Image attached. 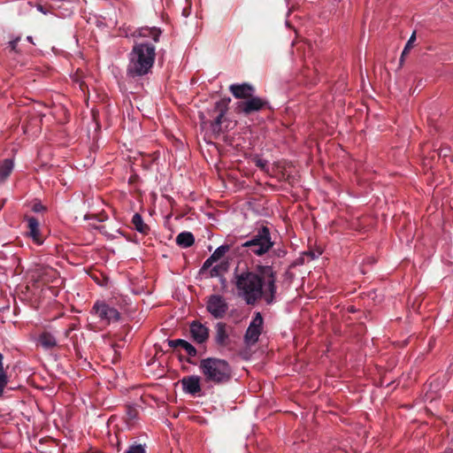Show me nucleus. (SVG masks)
Listing matches in <instances>:
<instances>
[{
	"label": "nucleus",
	"mask_w": 453,
	"mask_h": 453,
	"mask_svg": "<svg viewBox=\"0 0 453 453\" xmlns=\"http://www.w3.org/2000/svg\"><path fill=\"white\" fill-rule=\"evenodd\" d=\"M168 345L172 348L180 347L182 348L189 357H195L196 355V348L188 342L182 339L169 340Z\"/></svg>",
	"instance_id": "obj_16"
},
{
	"label": "nucleus",
	"mask_w": 453,
	"mask_h": 453,
	"mask_svg": "<svg viewBox=\"0 0 453 453\" xmlns=\"http://www.w3.org/2000/svg\"><path fill=\"white\" fill-rule=\"evenodd\" d=\"M41 346L46 349L54 348L57 345L56 337L48 332L42 333L38 339Z\"/></svg>",
	"instance_id": "obj_18"
},
{
	"label": "nucleus",
	"mask_w": 453,
	"mask_h": 453,
	"mask_svg": "<svg viewBox=\"0 0 453 453\" xmlns=\"http://www.w3.org/2000/svg\"><path fill=\"white\" fill-rule=\"evenodd\" d=\"M43 209L42 205L40 204V203H35L34 206H33V210L36 212L38 211H41Z\"/></svg>",
	"instance_id": "obj_30"
},
{
	"label": "nucleus",
	"mask_w": 453,
	"mask_h": 453,
	"mask_svg": "<svg viewBox=\"0 0 453 453\" xmlns=\"http://www.w3.org/2000/svg\"><path fill=\"white\" fill-rule=\"evenodd\" d=\"M219 107H221V103L220 102H217L216 104H215V111L218 110Z\"/></svg>",
	"instance_id": "obj_34"
},
{
	"label": "nucleus",
	"mask_w": 453,
	"mask_h": 453,
	"mask_svg": "<svg viewBox=\"0 0 453 453\" xmlns=\"http://www.w3.org/2000/svg\"><path fill=\"white\" fill-rule=\"evenodd\" d=\"M229 250L228 245H221L218 247L215 251L211 255V260L218 261Z\"/></svg>",
	"instance_id": "obj_21"
},
{
	"label": "nucleus",
	"mask_w": 453,
	"mask_h": 453,
	"mask_svg": "<svg viewBox=\"0 0 453 453\" xmlns=\"http://www.w3.org/2000/svg\"><path fill=\"white\" fill-rule=\"evenodd\" d=\"M215 342L218 345L225 347L229 342V335L226 331V325L223 322H218L215 325Z\"/></svg>",
	"instance_id": "obj_14"
},
{
	"label": "nucleus",
	"mask_w": 453,
	"mask_h": 453,
	"mask_svg": "<svg viewBox=\"0 0 453 453\" xmlns=\"http://www.w3.org/2000/svg\"><path fill=\"white\" fill-rule=\"evenodd\" d=\"M229 90L235 98L247 99L253 96L255 88L249 83L232 84Z\"/></svg>",
	"instance_id": "obj_12"
},
{
	"label": "nucleus",
	"mask_w": 453,
	"mask_h": 453,
	"mask_svg": "<svg viewBox=\"0 0 453 453\" xmlns=\"http://www.w3.org/2000/svg\"><path fill=\"white\" fill-rule=\"evenodd\" d=\"M216 262L215 260H211V257L205 260L203 263V268L207 269L212 265V264Z\"/></svg>",
	"instance_id": "obj_29"
},
{
	"label": "nucleus",
	"mask_w": 453,
	"mask_h": 453,
	"mask_svg": "<svg viewBox=\"0 0 453 453\" xmlns=\"http://www.w3.org/2000/svg\"><path fill=\"white\" fill-rule=\"evenodd\" d=\"M199 371L205 382L220 385L228 382L232 377V369L228 362L218 357H206L199 362Z\"/></svg>",
	"instance_id": "obj_3"
},
{
	"label": "nucleus",
	"mask_w": 453,
	"mask_h": 453,
	"mask_svg": "<svg viewBox=\"0 0 453 453\" xmlns=\"http://www.w3.org/2000/svg\"><path fill=\"white\" fill-rule=\"evenodd\" d=\"M182 390L188 395L193 396L200 395L201 388V378L198 375L185 376L180 380Z\"/></svg>",
	"instance_id": "obj_10"
},
{
	"label": "nucleus",
	"mask_w": 453,
	"mask_h": 453,
	"mask_svg": "<svg viewBox=\"0 0 453 453\" xmlns=\"http://www.w3.org/2000/svg\"><path fill=\"white\" fill-rule=\"evenodd\" d=\"M8 383V377L4 370L0 371V397L3 396L4 389Z\"/></svg>",
	"instance_id": "obj_24"
},
{
	"label": "nucleus",
	"mask_w": 453,
	"mask_h": 453,
	"mask_svg": "<svg viewBox=\"0 0 453 453\" xmlns=\"http://www.w3.org/2000/svg\"><path fill=\"white\" fill-rule=\"evenodd\" d=\"M133 35L140 39H151L154 42H157L161 35V30L156 27H143L136 29Z\"/></svg>",
	"instance_id": "obj_13"
},
{
	"label": "nucleus",
	"mask_w": 453,
	"mask_h": 453,
	"mask_svg": "<svg viewBox=\"0 0 453 453\" xmlns=\"http://www.w3.org/2000/svg\"><path fill=\"white\" fill-rule=\"evenodd\" d=\"M273 245L269 228L262 226L250 240L242 244V247L248 248L255 255L261 256L268 252Z\"/></svg>",
	"instance_id": "obj_4"
},
{
	"label": "nucleus",
	"mask_w": 453,
	"mask_h": 453,
	"mask_svg": "<svg viewBox=\"0 0 453 453\" xmlns=\"http://www.w3.org/2000/svg\"><path fill=\"white\" fill-rule=\"evenodd\" d=\"M199 118H200V119H201V123H202V125L205 124L206 119H205V116H204V114H203V112H200V114H199Z\"/></svg>",
	"instance_id": "obj_31"
},
{
	"label": "nucleus",
	"mask_w": 453,
	"mask_h": 453,
	"mask_svg": "<svg viewBox=\"0 0 453 453\" xmlns=\"http://www.w3.org/2000/svg\"><path fill=\"white\" fill-rule=\"evenodd\" d=\"M257 166H260V167H264V166H265V164H264L261 160H257Z\"/></svg>",
	"instance_id": "obj_33"
},
{
	"label": "nucleus",
	"mask_w": 453,
	"mask_h": 453,
	"mask_svg": "<svg viewBox=\"0 0 453 453\" xmlns=\"http://www.w3.org/2000/svg\"><path fill=\"white\" fill-rule=\"evenodd\" d=\"M416 40V33L413 32L411 37L409 38L401 56V60H403V57L408 54L409 50L411 49L413 42Z\"/></svg>",
	"instance_id": "obj_23"
},
{
	"label": "nucleus",
	"mask_w": 453,
	"mask_h": 453,
	"mask_svg": "<svg viewBox=\"0 0 453 453\" xmlns=\"http://www.w3.org/2000/svg\"><path fill=\"white\" fill-rule=\"evenodd\" d=\"M156 48L148 41L135 42L129 53V63L127 73L136 78L148 74L155 62Z\"/></svg>",
	"instance_id": "obj_2"
},
{
	"label": "nucleus",
	"mask_w": 453,
	"mask_h": 453,
	"mask_svg": "<svg viewBox=\"0 0 453 453\" xmlns=\"http://www.w3.org/2000/svg\"><path fill=\"white\" fill-rule=\"evenodd\" d=\"M27 40L29 42H31V43H33V42H33V37H32L31 35H28V36L27 37Z\"/></svg>",
	"instance_id": "obj_35"
},
{
	"label": "nucleus",
	"mask_w": 453,
	"mask_h": 453,
	"mask_svg": "<svg viewBox=\"0 0 453 453\" xmlns=\"http://www.w3.org/2000/svg\"><path fill=\"white\" fill-rule=\"evenodd\" d=\"M194 242V235L190 232H182L176 237V243L182 248L190 247Z\"/></svg>",
	"instance_id": "obj_19"
},
{
	"label": "nucleus",
	"mask_w": 453,
	"mask_h": 453,
	"mask_svg": "<svg viewBox=\"0 0 453 453\" xmlns=\"http://www.w3.org/2000/svg\"><path fill=\"white\" fill-rule=\"evenodd\" d=\"M100 230L101 232L106 235L109 239H114L117 237V234H121L120 231L119 230H116L115 233L116 234H111L109 232L106 231V226H102L100 227Z\"/></svg>",
	"instance_id": "obj_27"
},
{
	"label": "nucleus",
	"mask_w": 453,
	"mask_h": 453,
	"mask_svg": "<svg viewBox=\"0 0 453 453\" xmlns=\"http://www.w3.org/2000/svg\"><path fill=\"white\" fill-rule=\"evenodd\" d=\"M91 314L96 316L99 321L105 325L119 322L121 318L119 311L116 308L99 300L94 303Z\"/></svg>",
	"instance_id": "obj_5"
},
{
	"label": "nucleus",
	"mask_w": 453,
	"mask_h": 453,
	"mask_svg": "<svg viewBox=\"0 0 453 453\" xmlns=\"http://www.w3.org/2000/svg\"><path fill=\"white\" fill-rule=\"evenodd\" d=\"M266 102L260 97L253 96L247 98L246 100L238 102L236 104V110L238 112L244 113L246 115L250 114L254 111H258L264 108Z\"/></svg>",
	"instance_id": "obj_8"
},
{
	"label": "nucleus",
	"mask_w": 453,
	"mask_h": 453,
	"mask_svg": "<svg viewBox=\"0 0 453 453\" xmlns=\"http://www.w3.org/2000/svg\"><path fill=\"white\" fill-rule=\"evenodd\" d=\"M55 275L56 272L50 266L36 265L30 270V278L35 282L49 283Z\"/></svg>",
	"instance_id": "obj_9"
},
{
	"label": "nucleus",
	"mask_w": 453,
	"mask_h": 453,
	"mask_svg": "<svg viewBox=\"0 0 453 453\" xmlns=\"http://www.w3.org/2000/svg\"><path fill=\"white\" fill-rule=\"evenodd\" d=\"M127 415H128V417H129V418H130V419H134V418H136V416H137V411H136V410H134V409L128 408V410H127Z\"/></svg>",
	"instance_id": "obj_28"
},
{
	"label": "nucleus",
	"mask_w": 453,
	"mask_h": 453,
	"mask_svg": "<svg viewBox=\"0 0 453 453\" xmlns=\"http://www.w3.org/2000/svg\"><path fill=\"white\" fill-rule=\"evenodd\" d=\"M206 309L215 319H222L228 310L226 298L220 295H211L208 297Z\"/></svg>",
	"instance_id": "obj_7"
},
{
	"label": "nucleus",
	"mask_w": 453,
	"mask_h": 453,
	"mask_svg": "<svg viewBox=\"0 0 453 453\" xmlns=\"http://www.w3.org/2000/svg\"><path fill=\"white\" fill-rule=\"evenodd\" d=\"M3 359H4V357H3V355L0 353V371L4 370V365H3Z\"/></svg>",
	"instance_id": "obj_32"
},
{
	"label": "nucleus",
	"mask_w": 453,
	"mask_h": 453,
	"mask_svg": "<svg viewBox=\"0 0 453 453\" xmlns=\"http://www.w3.org/2000/svg\"><path fill=\"white\" fill-rule=\"evenodd\" d=\"M225 112H226V110L223 108H220L218 116L215 118L214 121L211 123V127L214 132H219L220 130L222 118L225 115Z\"/></svg>",
	"instance_id": "obj_22"
},
{
	"label": "nucleus",
	"mask_w": 453,
	"mask_h": 453,
	"mask_svg": "<svg viewBox=\"0 0 453 453\" xmlns=\"http://www.w3.org/2000/svg\"><path fill=\"white\" fill-rule=\"evenodd\" d=\"M13 161L6 158L0 162V184L4 183L13 170Z\"/></svg>",
	"instance_id": "obj_17"
},
{
	"label": "nucleus",
	"mask_w": 453,
	"mask_h": 453,
	"mask_svg": "<svg viewBox=\"0 0 453 453\" xmlns=\"http://www.w3.org/2000/svg\"><path fill=\"white\" fill-rule=\"evenodd\" d=\"M126 453H145V449L141 444L131 445Z\"/></svg>",
	"instance_id": "obj_26"
},
{
	"label": "nucleus",
	"mask_w": 453,
	"mask_h": 453,
	"mask_svg": "<svg viewBox=\"0 0 453 453\" xmlns=\"http://www.w3.org/2000/svg\"><path fill=\"white\" fill-rule=\"evenodd\" d=\"M39 10H40V12H42V6H40V7H39Z\"/></svg>",
	"instance_id": "obj_36"
},
{
	"label": "nucleus",
	"mask_w": 453,
	"mask_h": 453,
	"mask_svg": "<svg viewBox=\"0 0 453 453\" xmlns=\"http://www.w3.org/2000/svg\"><path fill=\"white\" fill-rule=\"evenodd\" d=\"M132 223L134 226V229L143 234H147L149 233L150 227L147 224L143 222L142 216L139 213H135L133 216Z\"/></svg>",
	"instance_id": "obj_20"
},
{
	"label": "nucleus",
	"mask_w": 453,
	"mask_h": 453,
	"mask_svg": "<svg viewBox=\"0 0 453 453\" xmlns=\"http://www.w3.org/2000/svg\"><path fill=\"white\" fill-rule=\"evenodd\" d=\"M27 227L28 234L33 239V241L37 244H42L43 241L41 236L38 220L34 217L28 218Z\"/></svg>",
	"instance_id": "obj_15"
},
{
	"label": "nucleus",
	"mask_w": 453,
	"mask_h": 453,
	"mask_svg": "<svg viewBox=\"0 0 453 453\" xmlns=\"http://www.w3.org/2000/svg\"><path fill=\"white\" fill-rule=\"evenodd\" d=\"M275 283V272L269 265H259L255 272L244 271L234 276L237 295L247 304H254L262 298L272 303L277 290Z\"/></svg>",
	"instance_id": "obj_1"
},
{
	"label": "nucleus",
	"mask_w": 453,
	"mask_h": 453,
	"mask_svg": "<svg viewBox=\"0 0 453 453\" xmlns=\"http://www.w3.org/2000/svg\"><path fill=\"white\" fill-rule=\"evenodd\" d=\"M190 334L193 340L197 343H203L209 338V329L198 321L190 324Z\"/></svg>",
	"instance_id": "obj_11"
},
{
	"label": "nucleus",
	"mask_w": 453,
	"mask_h": 453,
	"mask_svg": "<svg viewBox=\"0 0 453 453\" xmlns=\"http://www.w3.org/2000/svg\"><path fill=\"white\" fill-rule=\"evenodd\" d=\"M263 325L264 319L261 313L256 312L244 334L243 340L247 346H253L258 342Z\"/></svg>",
	"instance_id": "obj_6"
},
{
	"label": "nucleus",
	"mask_w": 453,
	"mask_h": 453,
	"mask_svg": "<svg viewBox=\"0 0 453 453\" xmlns=\"http://www.w3.org/2000/svg\"><path fill=\"white\" fill-rule=\"evenodd\" d=\"M20 39V36H11V39L8 42V47L10 48L11 51L19 52L17 46Z\"/></svg>",
	"instance_id": "obj_25"
}]
</instances>
